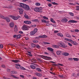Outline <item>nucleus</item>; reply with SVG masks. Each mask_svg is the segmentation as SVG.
Returning a JSON list of instances; mask_svg holds the SVG:
<instances>
[{"instance_id": "11", "label": "nucleus", "mask_w": 79, "mask_h": 79, "mask_svg": "<svg viewBox=\"0 0 79 79\" xmlns=\"http://www.w3.org/2000/svg\"><path fill=\"white\" fill-rule=\"evenodd\" d=\"M12 19H14V20H17V19H19V17L14 16L12 17Z\"/></svg>"}, {"instance_id": "19", "label": "nucleus", "mask_w": 79, "mask_h": 79, "mask_svg": "<svg viewBox=\"0 0 79 79\" xmlns=\"http://www.w3.org/2000/svg\"><path fill=\"white\" fill-rule=\"evenodd\" d=\"M57 35L59 36H60V37H63V35L60 33H57Z\"/></svg>"}, {"instance_id": "33", "label": "nucleus", "mask_w": 79, "mask_h": 79, "mask_svg": "<svg viewBox=\"0 0 79 79\" xmlns=\"http://www.w3.org/2000/svg\"><path fill=\"white\" fill-rule=\"evenodd\" d=\"M31 21H32V22H36L37 23V22H38V19H35L34 20H32Z\"/></svg>"}, {"instance_id": "36", "label": "nucleus", "mask_w": 79, "mask_h": 79, "mask_svg": "<svg viewBox=\"0 0 79 79\" xmlns=\"http://www.w3.org/2000/svg\"><path fill=\"white\" fill-rule=\"evenodd\" d=\"M20 68L21 69H22V70H26V69L22 66H20Z\"/></svg>"}, {"instance_id": "51", "label": "nucleus", "mask_w": 79, "mask_h": 79, "mask_svg": "<svg viewBox=\"0 0 79 79\" xmlns=\"http://www.w3.org/2000/svg\"><path fill=\"white\" fill-rule=\"evenodd\" d=\"M74 31H75L76 32H79V30L77 29H75V30Z\"/></svg>"}, {"instance_id": "2", "label": "nucleus", "mask_w": 79, "mask_h": 79, "mask_svg": "<svg viewBox=\"0 0 79 79\" xmlns=\"http://www.w3.org/2000/svg\"><path fill=\"white\" fill-rule=\"evenodd\" d=\"M58 45H59L60 47H62L63 48H66V47H67V45L62 42H60V43H58Z\"/></svg>"}, {"instance_id": "54", "label": "nucleus", "mask_w": 79, "mask_h": 79, "mask_svg": "<svg viewBox=\"0 0 79 79\" xmlns=\"http://www.w3.org/2000/svg\"><path fill=\"white\" fill-rule=\"evenodd\" d=\"M68 44L69 46H70V47H72V44L69 43H68Z\"/></svg>"}, {"instance_id": "16", "label": "nucleus", "mask_w": 79, "mask_h": 79, "mask_svg": "<svg viewBox=\"0 0 79 79\" xmlns=\"http://www.w3.org/2000/svg\"><path fill=\"white\" fill-rule=\"evenodd\" d=\"M52 46L54 48H59V46H58L56 45H55L52 44Z\"/></svg>"}, {"instance_id": "63", "label": "nucleus", "mask_w": 79, "mask_h": 79, "mask_svg": "<svg viewBox=\"0 0 79 79\" xmlns=\"http://www.w3.org/2000/svg\"><path fill=\"white\" fill-rule=\"evenodd\" d=\"M54 33H58V31H54Z\"/></svg>"}, {"instance_id": "24", "label": "nucleus", "mask_w": 79, "mask_h": 79, "mask_svg": "<svg viewBox=\"0 0 79 79\" xmlns=\"http://www.w3.org/2000/svg\"><path fill=\"white\" fill-rule=\"evenodd\" d=\"M63 54L64 56H68L69 55V54L67 52H64L63 53Z\"/></svg>"}, {"instance_id": "49", "label": "nucleus", "mask_w": 79, "mask_h": 79, "mask_svg": "<svg viewBox=\"0 0 79 79\" xmlns=\"http://www.w3.org/2000/svg\"><path fill=\"white\" fill-rule=\"evenodd\" d=\"M69 14L70 15H71V16H74V14L72 13H69Z\"/></svg>"}, {"instance_id": "62", "label": "nucleus", "mask_w": 79, "mask_h": 79, "mask_svg": "<svg viewBox=\"0 0 79 79\" xmlns=\"http://www.w3.org/2000/svg\"><path fill=\"white\" fill-rule=\"evenodd\" d=\"M68 41L69 42H71V41H72V40L71 39H68Z\"/></svg>"}, {"instance_id": "60", "label": "nucleus", "mask_w": 79, "mask_h": 79, "mask_svg": "<svg viewBox=\"0 0 79 79\" xmlns=\"http://www.w3.org/2000/svg\"><path fill=\"white\" fill-rule=\"evenodd\" d=\"M31 46L32 47H35V44H31Z\"/></svg>"}, {"instance_id": "56", "label": "nucleus", "mask_w": 79, "mask_h": 79, "mask_svg": "<svg viewBox=\"0 0 79 79\" xmlns=\"http://www.w3.org/2000/svg\"><path fill=\"white\" fill-rule=\"evenodd\" d=\"M36 47L37 48H40V46L39 45H37L36 46Z\"/></svg>"}, {"instance_id": "40", "label": "nucleus", "mask_w": 79, "mask_h": 79, "mask_svg": "<svg viewBox=\"0 0 79 79\" xmlns=\"http://www.w3.org/2000/svg\"><path fill=\"white\" fill-rule=\"evenodd\" d=\"M44 44L46 45H49V44H50V43L47 42H44Z\"/></svg>"}, {"instance_id": "12", "label": "nucleus", "mask_w": 79, "mask_h": 79, "mask_svg": "<svg viewBox=\"0 0 79 79\" xmlns=\"http://www.w3.org/2000/svg\"><path fill=\"white\" fill-rule=\"evenodd\" d=\"M11 61H12V62H13V63H18L19 61L18 60H11Z\"/></svg>"}, {"instance_id": "6", "label": "nucleus", "mask_w": 79, "mask_h": 79, "mask_svg": "<svg viewBox=\"0 0 79 79\" xmlns=\"http://www.w3.org/2000/svg\"><path fill=\"white\" fill-rule=\"evenodd\" d=\"M24 23L25 24H31V21H24Z\"/></svg>"}, {"instance_id": "61", "label": "nucleus", "mask_w": 79, "mask_h": 79, "mask_svg": "<svg viewBox=\"0 0 79 79\" xmlns=\"http://www.w3.org/2000/svg\"><path fill=\"white\" fill-rule=\"evenodd\" d=\"M60 77V78H63V76L62 75H59Z\"/></svg>"}, {"instance_id": "5", "label": "nucleus", "mask_w": 79, "mask_h": 79, "mask_svg": "<svg viewBox=\"0 0 79 79\" xmlns=\"http://www.w3.org/2000/svg\"><path fill=\"white\" fill-rule=\"evenodd\" d=\"M68 20L66 18L63 19L61 20V22H64V23H66V22H68Z\"/></svg>"}, {"instance_id": "30", "label": "nucleus", "mask_w": 79, "mask_h": 79, "mask_svg": "<svg viewBox=\"0 0 79 79\" xmlns=\"http://www.w3.org/2000/svg\"><path fill=\"white\" fill-rule=\"evenodd\" d=\"M30 67L31 68H32V69H35V66L34 65H30Z\"/></svg>"}, {"instance_id": "28", "label": "nucleus", "mask_w": 79, "mask_h": 79, "mask_svg": "<svg viewBox=\"0 0 79 79\" xmlns=\"http://www.w3.org/2000/svg\"><path fill=\"white\" fill-rule=\"evenodd\" d=\"M33 42H34L35 43H37L38 42V40L37 39H35L33 40Z\"/></svg>"}, {"instance_id": "7", "label": "nucleus", "mask_w": 79, "mask_h": 79, "mask_svg": "<svg viewBox=\"0 0 79 79\" xmlns=\"http://www.w3.org/2000/svg\"><path fill=\"white\" fill-rule=\"evenodd\" d=\"M68 22L72 23H77V22L74 20H70L68 21Z\"/></svg>"}, {"instance_id": "42", "label": "nucleus", "mask_w": 79, "mask_h": 79, "mask_svg": "<svg viewBox=\"0 0 79 79\" xmlns=\"http://www.w3.org/2000/svg\"><path fill=\"white\" fill-rule=\"evenodd\" d=\"M47 58V59H48V60H50L51 59V57H48L47 56H46V58Z\"/></svg>"}, {"instance_id": "57", "label": "nucleus", "mask_w": 79, "mask_h": 79, "mask_svg": "<svg viewBox=\"0 0 79 79\" xmlns=\"http://www.w3.org/2000/svg\"><path fill=\"white\" fill-rule=\"evenodd\" d=\"M2 68H5V65L4 64L2 65Z\"/></svg>"}, {"instance_id": "59", "label": "nucleus", "mask_w": 79, "mask_h": 79, "mask_svg": "<svg viewBox=\"0 0 79 79\" xmlns=\"http://www.w3.org/2000/svg\"><path fill=\"white\" fill-rule=\"evenodd\" d=\"M38 12H39V13H42L43 12V11L42 10H38Z\"/></svg>"}, {"instance_id": "52", "label": "nucleus", "mask_w": 79, "mask_h": 79, "mask_svg": "<svg viewBox=\"0 0 79 79\" xmlns=\"http://www.w3.org/2000/svg\"><path fill=\"white\" fill-rule=\"evenodd\" d=\"M20 76L21 77H22V78H23V79L24 78V76L23 75H20Z\"/></svg>"}, {"instance_id": "23", "label": "nucleus", "mask_w": 79, "mask_h": 79, "mask_svg": "<svg viewBox=\"0 0 79 79\" xmlns=\"http://www.w3.org/2000/svg\"><path fill=\"white\" fill-rule=\"evenodd\" d=\"M37 61L35 60L34 58H33L31 59V62H33V63H36Z\"/></svg>"}, {"instance_id": "35", "label": "nucleus", "mask_w": 79, "mask_h": 79, "mask_svg": "<svg viewBox=\"0 0 79 79\" xmlns=\"http://www.w3.org/2000/svg\"><path fill=\"white\" fill-rule=\"evenodd\" d=\"M34 33L35 34L37 32V28H35L34 29V30L33 31Z\"/></svg>"}, {"instance_id": "32", "label": "nucleus", "mask_w": 79, "mask_h": 79, "mask_svg": "<svg viewBox=\"0 0 79 79\" xmlns=\"http://www.w3.org/2000/svg\"><path fill=\"white\" fill-rule=\"evenodd\" d=\"M35 33H34V32L33 31H31L30 32V35H34V34H35Z\"/></svg>"}, {"instance_id": "55", "label": "nucleus", "mask_w": 79, "mask_h": 79, "mask_svg": "<svg viewBox=\"0 0 79 79\" xmlns=\"http://www.w3.org/2000/svg\"><path fill=\"white\" fill-rule=\"evenodd\" d=\"M69 60H70V61H72V60H73V58H69Z\"/></svg>"}, {"instance_id": "48", "label": "nucleus", "mask_w": 79, "mask_h": 79, "mask_svg": "<svg viewBox=\"0 0 79 79\" xmlns=\"http://www.w3.org/2000/svg\"><path fill=\"white\" fill-rule=\"evenodd\" d=\"M52 4H53V5H58V4L55 2H52Z\"/></svg>"}, {"instance_id": "13", "label": "nucleus", "mask_w": 79, "mask_h": 79, "mask_svg": "<svg viewBox=\"0 0 79 79\" xmlns=\"http://www.w3.org/2000/svg\"><path fill=\"white\" fill-rule=\"evenodd\" d=\"M9 26L10 27H14V23H10Z\"/></svg>"}, {"instance_id": "21", "label": "nucleus", "mask_w": 79, "mask_h": 79, "mask_svg": "<svg viewBox=\"0 0 79 79\" xmlns=\"http://www.w3.org/2000/svg\"><path fill=\"white\" fill-rule=\"evenodd\" d=\"M27 52L28 53V55L29 56H32V55L31 54V52L28 51Z\"/></svg>"}, {"instance_id": "8", "label": "nucleus", "mask_w": 79, "mask_h": 79, "mask_svg": "<svg viewBox=\"0 0 79 79\" xmlns=\"http://www.w3.org/2000/svg\"><path fill=\"white\" fill-rule=\"evenodd\" d=\"M35 74L37 76H38V77H42V74L39 73H35Z\"/></svg>"}, {"instance_id": "58", "label": "nucleus", "mask_w": 79, "mask_h": 79, "mask_svg": "<svg viewBox=\"0 0 79 79\" xmlns=\"http://www.w3.org/2000/svg\"><path fill=\"white\" fill-rule=\"evenodd\" d=\"M41 21L42 22H43V23H45L46 21V20H42Z\"/></svg>"}, {"instance_id": "10", "label": "nucleus", "mask_w": 79, "mask_h": 79, "mask_svg": "<svg viewBox=\"0 0 79 79\" xmlns=\"http://www.w3.org/2000/svg\"><path fill=\"white\" fill-rule=\"evenodd\" d=\"M40 38H47V35H44L41 36H39Z\"/></svg>"}, {"instance_id": "3", "label": "nucleus", "mask_w": 79, "mask_h": 79, "mask_svg": "<svg viewBox=\"0 0 79 79\" xmlns=\"http://www.w3.org/2000/svg\"><path fill=\"white\" fill-rule=\"evenodd\" d=\"M22 29L23 31H27L28 30L27 26L26 25H24L22 27Z\"/></svg>"}, {"instance_id": "27", "label": "nucleus", "mask_w": 79, "mask_h": 79, "mask_svg": "<svg viewBox=\"0 0 79 79\" xmlns=\"http://www.w3.org/2000/svg\"><path fill=\"white\" fill-rule=\"evenodd\" d=\"M0 18H1L2 19H5V17H4L3 15H2V14H0Z\"/></svg>"}, {"instance_id": "29", "label": "nucleus", "mask_w": 79, "mask_h": 79, "mask_svg": "<svg viewBox=\"0 0 79 79\" xmlns=\"http://www.w3.org/2000/svg\"><path fill=\"white\" fill-rule=\"evenodd\" d=\"M50 21L53 23H55V22L54 21V19H51Z\"/></svg>"}, {"instance_id": "45", "label": "nucleus", "mask_w": 79, "mask_h": 79, "mask_svg": "<svg viewBox=\"0 0 79 79\" xmlns=\"http://www.w3.org/2000/svg\"><path fill=\"white\" fill-rule=\"evenodd\" d=\"M3 45L2 44H0V48H3Z\"/></svg>"}, {"instance_id": "46", "label": "nucleus", "mask_w": 79, "mask_h": 79, "mask_svg": "<svg viewBox=\"0 0 79 79\" xmlns=\"http://www.w3.org/2000/svg\"><path fill=\"white\" fill-rule=\"evenodd\" d=\"M38 10H43V8L41 7H38Z\"/></svg>"}, {"instance_id": "20", "label": "nucleus", "mask_w": 79, "mask_h": 79, "mask_svg": "<svg viewBox=\"0 0 79 79\" xmlns=\"http://www.w3.org/2000/svg\"><path fill=\"white\" fill-rule=\"evenodd\" d=\"M6 19V21L8 23H9V22H10V19H9L7 17H6V18H5V19Z\"/></svg>"}, {"instance_id": "25", "label": "nucleus", "mask_w": 79, "mask_h": 79, "mask_svg": "<svg viewBox=\"0 0 79 79\" xmlns=\"http://www.w3.org/2000/svg\"><path fill=\"white\" fill-rule=\"evenodd\" d=\"M11 76L13 77L15 79H19V77H16V76L14 75H11Z\"/></svg>"}, {"instance_id": "47", "label": "nucleus", "mask_w": 79, "mask_h": 79, "mask_svg": "<svg viewBox=\"0 0 79 79\" xmlns=\"http://www.w3.org/2000/svg\"><path fill=\"white\" fill-rule=\"evenodd\" d=\"M15 65L16 66H19L20 67L21 66V65H19V63L15 64Z\"/></svg>"}, {"instance_id": "37", "label": "nucleus", "mask_w": 79, "mask_h": 79, "mask_svg": "<svg viewBox=\"0 0 79 79\" xmlns=\"http://www.w3.org/2000/svg\"><path fill=\"white\" fill-rule=\"evenodd\" d=\"M40 57H41V58H46V56L43 55H40Z\"/></svg>"}, {"instance_id": "41", "label": "nucleus", "mask_w": 79, "mask_h": 79, "mask_svg": "<svg viewBox=\"0 0 79 79\" xmlns=\"http://www.w3.org/2000/svg\"><path fill=\"white\" fill-rule=\"evenodd\" d=\"M76 10H77V11H79V6H76Z\"/></svg>"}, {"instance_id": "4", "label": "nucleus", "mask_w": 79, "mask_h": 79, "mask_svg": "<svg viewBox=\"0 0 79 79\" xmlns=\"http://www.w3.org/2000/svg\"><path fill=\"white\" fill-rule=\"evenodd\" d=\"M18 10H19V13L20 14H21V15H22L23 13V11L24 10H23V9L21 8H18Z\"/></svg>"}, {"instance_id": "31", "label": "nucleus", "mask_w": 79, "mask_h": 79, "mask_svg": "<svg viewBox=\"0 0 79 79\" xmlns=\"http://www.w3.org/2000/svg\"><path fill=\"white\" fill-rule=\"evenodd\" d=\"M74 61H79V59L78 58H73Z\"/></svg>"}, {"instance_id": "9", "label": "nucleus", "mask_w": 79, "mask_h": 79, "mask_svg": "<svg viewBox=\"0 0 79 79\" xmlns=\"http://www.w3.org/2000/svg\"><path fill=\"white\" fill-rule=\"evenodd\" d=\"M18 31V27H17V26L16 25H15L14 28V31L15 32H17Z\"/></svg>"}, {"instance_id": "26", "label": "nucleus", "mask_w": 79, "mask_h": 79, "mask_svg": "<svg viewBox=\"0 0 79 79\" xmlns=\"http://www.w3.org/2000/svg\"><path fill=\"white\" fill-rule=\"evenodd\" d=\"M36 69L39 72H41V71H42V70L39 68H36Z\"/></svg>"}, {"instance_id": "39", "label": "nucleus", "mask_w": 79, "mask_h": 79, "mask_svg": "<svg viewBox=\"0 0 79 79\" xmlns=\"http://www.w3.org/2000/svg\"><path fill=\"white\" fill-rule=\"evenodd\" d=\"M25 18H26L27 19H28L29 18V17L27 16V15H25L24 16Z\"/></svg>"}, {"instance_id": "53", "label": "nucleus", "mask_w": 79, "mask_h": 79, "mask_svg": "<svg viewBox=\"0 0 79 79\" xmlns=\"http://www.w3.org/2000/svg\"><path fill=\"white\" fill-rule=\"evenodd\" d=\"M17 35H13V37L14 38H16V37L17 38Z\"/></svg>"}, {"instance_id": "44", "label": "nucleus", "mask_w": 79, "mask_h": 79, "mask_svg": "<svg viewBox=\"0 0 79 79\" xmlns=\"http://www.w3.org/2000/svg\"><path fill=\"white\" fill-rule=\"evenodd\" d=\"M74 45H77V43L76 41H75L73 44Z\"/></svg>"}, {"instance_id": "38", "label": "nucleus", "mask_w": 79, "mask_h": 79, "mask_svg": "<svg viewBox=\"0 0 79 79\" xmlns=\"http://www.w3.org/2000/svg\"><path fill=\"white\" fill-rule=\"evenodd\" d=\"M35 5H36V6H40V4L39 3L37 2L35 3Z\"/></svg>"}, {"instance_id": "17", "label": "nucleus", "mask_w": 79, "mask_h": 79, "mask_svg": "<svg viewBox=\"0 0 79 79\" xmlns=\"http://www.w3.org/2000/svg\"><path fill=\"white\" fill-rule=\"evenodd\" d=\"M11 74H18L17 72L15 71H12L10 72Z\"/></svg>"}, {"instance_id": "50", "label": "nucleus", "mask_w": 79, "mask_h": 79, "mask_svg": "<svg viewBox=\"0 0 79 79\" xmlns=\"http://www.w3.org/2000/svg\"><path fill=\"white\" fill-rule=\"evenodd\" d=\"M66 36L67 37H69V38H70L71 37V35H66Z\"/></svg>"}, {"instance_id": "1", "label": "nucleus", "mask_w": 79, "mask_h": 79, "mask_svg": "<svg viewBox=\"0 0 79 79\" xmlns=\"http://www.w3.org/2000/svg\"><path fill=\"white\" fill-rule=\"evenodd\" d=\"M19 6L20 7H22L26 11H31V9L29 6L27 4L23 3H20L19 5Z\"/></svg>"}, {"instance_id": "18", "label": "nucleus", "mask_w": 79, "mask_h": 79, "mask_svg": "<svg viewBox=\"0 0 79 79\" xmlns=\"http://www.w3.org/2000/svg\"><path fill=\"white\" fill-rule=\"evenodd\" d=\"M34 10L35 12H38L39 9L38 8V7H36L34 9Z\"/></svg>"}, {"instance_id": "15", "label": "nucleus", "mask_w": 79, "mask_h": 79, "mask_svg": "<svg viewBox=\"0 0 79 79\" xmlns=\"http://www.w3.org/2000/svg\"><path fill=\"white\" fill-rule=\"evenodd\" d=\"M56 54L58 55H61V51H58L56 52Z\"/></svg>"}, {"instance_id": "14", "label": "nucleus", "mask_w": 79, "mask_h": 79, "mask_svg": "<svg viewBox=\"0 0 79 79\" xmlns=\"http://www.w3.org/2000/svg\"><path fill=\"white\" fill-rule=\"evenodd\" d=\"M47 49L49 51H51V52H53V49L51 48L48 47L47 48Z\"/></svg>"}, {"instance_id": "34", "label": "nucleus", "mask_w": 79, "mask_h": 79, "mask_svg": "<svg viewBox=\"0 0 79 79\" xmlns=\"http://www.w3.org/2000/svg\"><path fill=\"white\" fill-rule=\"evenodd\" d=\"M37 60L39 62H40V63H42L43 62V61L40 58H37Z\"/></svg>"}, {"instance_id": "64", "label": "nucleus", "mask_w": 79, "mask_h": 79, "mask_svg": "<svg viewBox=\"0 0 79 79\" xmlns=\"http://www.w3.org/2000/svg\"><path fill=\"white\" fill-rule=\"evenodd\" d=\"M50 73H51V74H53V75H55V73H53V72H50Z\"/></svg>"}, {"instance_id": "43", "label": "nucleus", "mask_w": 79, "mask_h": 79, "mask_svg": "<svg viewBox=\"0 0 79 79\" xmlns=\"http://www.w3.org/2000/svg\"><path fill=\"white\" fill-rule=\"evenodd\" d=\"M43 18H44V19H48V18H47V17L44 16L43 17Z\"/></svg>"}, {"instance_id": "22", "label": "nucleus", "mask_w": 79, "mask_h": 79, "mask_svg": "<svg viewBox=\"0 0 79 79\" xmlns=\"http://www.w3.org/2000/svg\"><path fill=\"white\" fill-rule=\"evenodd\" d=\"M21 37V34H19V35H17V39H20Z\"/></svg>"}]
</instances>
